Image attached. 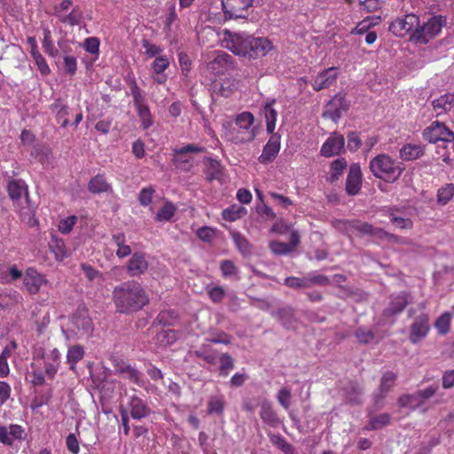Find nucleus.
Returning <instances> with one entry per match:
<instances>
[{
  "mask_svg": "<svg viewBox=\"0 0 454 454\" xmlns=\"http://www.w3.org/2000/svg\"><path fill=\"white\" fill-rule=\"evenodd\" d=\"M218 360L220 362L219 375L221 377H227L234 368V359L228 353H223L219 356Z\"/></svg>",
  "mask_w": 454,
  "mask_h": 454,
  "instance_id": "obj_45",
  "label": "nucleus"
},
{
  "mask_svg": "<svg viewBox=\"0 0 454 454\" xmlns=\"http://www.w3.org/2000/svg\"><path fill=\"white\" fill-rule=\"evenodd\" d=\"M349 106V101L346 99L345 94L337 93L326 104L322 116L324 118H330L334 122H337L340 119L342 113L347 112Z\"/></svg>",
  "mask_w": 454,
  "mask_h": 454,
  "instance_id": "obj_9",
  "label": "nucleus"
},
{
  "mask_svg": "<svg viewBox=\"0 0 454 454\" xmlns=\"http://www.w3.org/2000/svg\"><path fill=\"white\" fill-rule=\"evenodd\" d=\"M51 109L52 113L55 114V118L57 122L60 125L61 128H66L69 124L68 115H69V108L68 106L63 103L61 99H57L51 106Z\"/></svg>",
  "mask_w": 454,
  "mask_h": 454,
  "instance_id": "obj_25",
  "label": "nucleus"
},
{
  "mask_svg": "<svg viewBox=\"0 0 454 454\" xmlns=\"http://www.w3.org/2000/svg\"><path fill=\"white\" fill-rule=\"evenodd\" d=\"M348 145L347 148L350 152H356L362 145L360 134L356 131H348L347 134Z\"/></svg>",
  "mask_w": 454,
  "mask_h": 454,
  "instance_id": "obj_56",
  "label": "nucleus"
},
{
  "mask_svg": "<svg viewBox=\"0 0 454 454\" xmlns=\"http://www.w3.org/2000/svg\"><path fill=\"white\" fill-rule=\"evenodd\" d=\"M177 319V313L175 310H162L156 317V321L162 326L174 325Z\"/></svg>",
  "mask_w": 454,
  "mask_h": 454,
  "instance_id": "obj_48",
  "label": "nucleus"
},
{
  "mask_svg": "<svg viewBox=\"0 0 454 454\" xmlns=\"http://www.w3.org/2000/svg\"><path fill=\"white\" fill-rule=\"evenodd\" d=\"M233 64V58L225 51H219L210 63L211 68H226Z\"/></svg>",
  "mask_w": 454,
  "mask_h": 454,
  "instance_id": "obj_46",
  "label": "nucleus"
},
{
  "mask_svg": "<svg viewBox=\"0 0 454 454\" xmlns=\"http://www.w3.org/2000/svg\"><path fill=\"white\" fill-rule=\"evenodd\" d=\"M370 169L375 177L388 183L396 181L403 172L400 163L385 153L379 154L371 160Z\"/></svg>",
  "mask_w": 454,
  "mask_h": 454,
  "instance_id": "obj_4",
  "label": "nucleus"
},
{
  "mask_svg": "<svg viewBox=\"0 0 454 454\" xmlns=\"http://www.w3.org/2000/svg\"><path fill=\"white\" fill-rule=\"evenodd\" d=\"M292 393L288 387H282L277 394V400L278 403L285 409L288 410L291 406Z\"/></svg>",
  "mask_w": 454,
  "mask_h": 454,
  "instance_id": "obj_55",
  "label": "nucleus"
},
{
  "mask_svg": "<svg viewBox=\"0 0 454 454\" xmlns=\"http://www.w3.org/2000/svg\"><path fill=\"white\" fill-rule=\"evenodd\" d=\"M452 136V130L443 122L434 121L423 131V138L429 143L435 144L438 141H448V137Z\"/></svg>",
  "mask_w": 454,
  "mask_h": 454,
  "instance_id": "obj_12",
  "label": "nucleus"
},
{
  "mask_svg": "<svg viewBox=\"0 0 454 454\" xmlns=\"http://www.w3.org/2000/svg\"><path fill=\"white\" fill-rule=\"evenodd\" d=\"M451 314L450 312L442 313L434 321V327L440 335H446L450 332Z\"/></svg>",
  "mask_w": 454,
  "mask_h": 454,
  "instance_id": "obj_42",
  "label": "nucleus"
},
{
  "mask_svg": "<svg viewBox=\"0 0 454 454\" xmlns=\"http://www.w3.org/2000/svg\"><path fill=\"white\" fill-rule=\"evenodd\" d=\"M445 23L446 20L443 16H432L422 26L419 22V27L411 34V39L416 43L426 44L441 32Z\"/></svg>",
  "mask_w": 454,
  "mask_h": 454,
  "instance_id": "obj_5",
  "label": "nucleus"
},
{
  "mask_svg": "<svg viewBox=\"0 0 454 454\" xmlns=\"http://www.w3.org/2000/svg\"><path fill=\"white\" fill-rule=\"evenodd\" d=\"M100 41L98 37H89L85 39L83 46L87 52L91 54H98Z\"/></svg>",
  "mask_w": 454,
  "mask_h": 454,
  "instance_id": "obj_63",
  "label": "nucleus"
},
{
  "mask_svg": "<svg viewBox=\"0 0 454 454\" xmlns=\"http://www.w3.org/2000/svg\"><path fill=\"white\" fill-rule=\"evenodd\" d=\"M430 317L427 313L422 312L415 317L410 326L409 340L417 344L425 339L430 331Z\"/></svg>",
  "mask_w": 454,
  "mask_h": 454,
  "instance_id": "obj_10",
  "label": "nucleus"
},
{
  "mask_svg": "<svg viewBox=\"0 0 454 454\" xmlns=\"http://www.w3.org/2000/svg\"><path fill=\"white\" fill-rule=\"evenodd\" d=\"M230 235L236 245L237 249L244 256L249 255L252 253V245L239 231H231Z\"/></svg>",
  "mask_w": 454,
  "mask_h": 454,
  "instance_id": "obj_27",
  "label": "nucleus"
},
{
  "mask_svg": "<svg viewBox=\"0 0 454 454\" xmlns=\"http://www.w3.org/2000/svg\"><path fill=\"white\" fill-rule=\"evenodd\" d=\"M424 148L420 145L407 144L400 149V157L403 160H413L424 154Z\"/></svg>",
  "mask_w": 454,
  "mask_h": 454,
  "instance_id": "obj_29",
  "label": "nucleus"
},
{
  "mask_svg": "<svg viewBox=\"0 0 454 454\" xmlns=\"http://www.w3.org/2000/svg\"><path fill=\"white\" fill-rule=\"evenodd\" d=\"M76 222L77 217L75 215H71L65 219H62L59 224V231L62 232L63 234L69 233L72 231L73 227L75 225Z\"/></svg>",
  "mask_w": 454,
  "mask_h": 454,
  "instance_id": "obj_62",
  "label": "nucleus"
},
{
  "mask_svg": "<svg viewBox=\"0 0 454 454\" xmlns=\"http://www.w3.org/2000/svg\"><path fill=\"white\" fill-rule=\"evenodd\" d=\"M390 422V414L389 413H381L378 416H373L370 418L368 424L364 427L365 430H379L383 427L388 425Z\"/></svg>",
  "mask_w": 454,
  "mask_h": 454,
  "instance_id": "obj_38",
  "label": "nucleus"
},
{
  "mask_svg": "<svg viewBox=\"0 0 454 454\" xmlns=\"http://www.w3.org/2000/svg\"><path fill=\"white\" fill-rule=\"evenodd\" d=\"M345 400L351 405L362 403L363 387L356 381H349L344 387Z\"/></svg>",
  "mask_w": 454,
  "mask_h": 454,
  "instance_id": "obj_23",
  "label": "nucleus"
},
{
  "mask_svg": "<svg viewBox=\"0 0 454 454\" xmlns=\"http://www.w3.org/2000/svg\"><path fill=\"white\" fill-rule=\"evenodd\" d=\"M260 418L271 427H278L281 423L272 403L267 399L262 400L260 403Z\"/></svg>",
  "mask_w": 454,
  "mask_h": 454,
  "instance_id": "obj_21",
  "label": "nucleus"
},
{
  "mask_svg": "<svg viewBox=\"0 0 454 454\" xmlns=\"http://www.w3.org/2000/svg\"><path fill=\"white\" fill-rule=\"evenodd\" d=\"M284 283L288 287L294 288V289L308 288L306 277L303 278H296V277H287L285 279Z\"/></svg>",
  "mask_w": 454,
  "mask_h": 454,
  "instance_id": "obj_61",
  "label": "nucleus"
},
{
  "mask_svg": "<svg viewBox=\"0 0 454 454\" xmlns=\"http://www.w3.org/2000/svg\"><path fill=\"white\" fill-rule=\"evenodd\" d=\"M8 192L12 200H19L24 193L25 199L28 201V192L26 184L22 180H13L8 184Z\"/></svg>",
  "mask_w": 454,
  "mask_h": 454,
  "instance_id": "obj_28",
  "label": "nucleus"
},
{
  "mask_svg": "<svg viewBox=\"0 0 454 454\" xmlns=\"http://www.w3.org/2000/svg\"><path fill=\"white\" fill-rule=\"evenodd\" d=\"M127 410L131 418L137 420L145 419L152 413V410L147 402L137 395H132L129 398Z\"/></svg>",
  "mask_w": 454,
  "mask_h": 454,
  "instance_id": "obj_17",
  "label": "nucleus"
},
{
  "mask_svg": "<svg viewBox=\"0 0 454 454\" xmlns=\"http://www.w3.org/2000/svg\"><path fill=\"white\" fill-rule=\"evenodd\" d=\"M49 247L58 261H62L67 256V250L63 239L52 236L49 242Z\"/></svg>",
  "mask_w": 454,
  "mask_h": 454,
  "instance_id": "obj_39",
  "label": "nucleus"
},
{
  "mask_svg": "<svg viewBox=\"0 0 454 454\" xmlns=\"http://www.w3.org/2000/svg\"><path fill=\"white\" fill-rule=\"evenodd\" d=\"M354 335L361 344H368L375 339V333L363 326L356 328Z\"/></svg>",
  "mask_w": 454,
  "mask_h": 454,
  "instance_id": "obj_51",
  "label": "nucleus"
},
{
  "mask_svg": "<svg viewBox=\"0 0 454 454\" xmlns=\"http://www.w3.org/2000/svg\"><path fill=\"white\" fill-rule=\"evenodd\" d=\"M193 355L209 364H215L219 357L218 352L207 345L200 346L198 349L194 350Z\"/></svg>",
  "mask_w": 454,
  "mask_h": 454,
  "instance_id": "obj_30",
  "label": "nucleus"
},
{
  "mask_svg": "<svg viewBox=\"0 0 454 454\" xmlns=\"http://www.w3.org/2000/svg\"><path fill=\"white\" fill-rule=\"evenodd\" d=\"M84 348L81 345L71 346L67 354V362L71 370H74L76 364L84 356Z\"/></svg>",
  "mask_w": 454,
  "mask_h": 454,
  "instance_id": "obj_35",
  "label": "nucleus"
},
{
  "mask_svg": "<svg viewBox=\"0 0 454 454\" xmlns=\"http://www.w3.org/2000/svg\"><path fill=\"white\" fill-rule=\"evenodd\" d=\"M272 316L276 317L282 325L286 329H292L294 327V324L297 322L295 317L294 309L291 306H286L279 308L273 311Z\"/></svg>",
  "mask_w": 454,
  "mask_h": 454,
  "instance_id": "obj_22",
  "label": "nucleus"
},
{
  "mask_svg": "<svg viewBox=\"0 0 454 454\" xmlns=\"http://www.w3.org/2000/svg\"><path fill=\"white\" fill-rule=\"evenodd\" d=\"M207 294L214 303L221 302L226 295L225 290L219 286L207 289Z\"/></svg>",
  "mask_w": 454,
  "mask_h": 454,
  "instance_id": "obj_59",
  "label": "nucleus"
},
{
  "mask_svg": "<svg viewBox=\"0 0 454 454\" xmlns=\"http://www.w3.org/2000/svg\"><path fill=\"white\" fill-rule=\"evenodd\" d=\"M225 402L223 395L210 396L207 403V413L222 415L224 410Z\"/></svg>",
  "mask_w": 454,
  "mask_h": 454,
  "instance_id": "obj_43",
  "label": "nucleus"
},
{
  "mask_svg": "<svg viewBox=\"0 0 454 454\" xmlns=\"http://www.w3.org/2000/svg\"><path fill=\"white\" fill-rule=\"evenodd\" d=\"M417 27H419V16L407 14L392 21L388 29L395 35L403 37L411 32L413 33Z\"/></svg>",
  "mask_w": 454,
  "mask_h": 454,
  "instance_id": "obj_11",
  "label": "nucleus"
},
{
  "mask_svg": "<svg viewBox=\"0 0 454 454\" xmlns=\"http://www.w3.org/2000/svg\"><path fill=\"white\" fill-rule=\"evenodd\" d=\"M452 101L453 98L446 94L433 100L432 106L436 115L450 111Z\"/></svg>",
  "mask_w": 454,
  "mask_h": 454,
  "instance_id": "obj_36",
  "label": "nucleus"
},
{
  "mask_svg": "<svg viewBox=\"0 0 454 454\" xmlns=\"http://www.w3.org/2000/svg\"><path fill=\"white\" fill-rule=\"evenodd\" d=\"M397 403L401 408H409L411 411H415L422 405L416 391L412 394L401 395L397 400Z\"/></svg>",
  "mask_w": 454,
  "mask_h": 454,
  "instance_id": "obj_32",
  "label": "nucleus"
},
{
  "mask_svg": "<svg viewBox=\"0 0 454 454\" xmlns=\"http://www.w3.org/2000/svg\"><path fill=\"white\" fill-rule=\"evenodd\" d=\"M215 230L209 226H202L197 231V237L206 243H211L215 238Z\"/></svg>",
  "mask_w": 454,
  "mask_h": 454,
  "instance_id": "obj_58",
  "label": "nucleus"
},
{
  "mask_svg": "<svg viewBox=\"0 0 454 454\" xmlns=\"http://www.w3.org/2000/svg\"><path fill=\"white\" fill-rule=\"evenodd\" d=\"M176 207L171 202H166L158 211L155 219L159 222H168L174 216Z\"/></svg>",
  "mask_w": 454,
  "mask_h": 454,
  "instance_id": "obj_47",
  "label": "nucleus"
},
{
  "mask_svg": "<svg viewBox=\"0 0 454 454\" xmlns=\"http://www.w3.org/2000/svg\"><path fill=\"white\" fill-rule=\"evenodd\" d=\"M73 323L81 335H90L93 332V323L89 311L84 307H79L73 316Z\"/></svg>",
  "mask_w": 454,
  "mask_h": 454,
  "instance_id": "obj_14",
  "label": "nucleus"
},
{
  "mask_svg": "<svg viewBox=\"0 0 454 454\" xmlns=\"http://www.w3.org/2000/svg\"><path fill=\"white\" fill-rule=\"evenodd\" d=\"M275 102V99H273L271 102L266 103L263 106L264 116L266 119V129L267 132L270 134H274L273 131L275 129L278 116L277 111L272 107V105Z\"/></svg>",
  "mask_w": 454,
  "mask_h": 454,
  "instance_id": "obj_33",
  "label": "nucleus"
},
{
  "mask_svg": "<svg viewBox=\"0 0 454 454\" xmlns=\"http://www.w3.org/2000/svg\"><path fill=\"white\" fill-rule=\"evenodd\" d=\"M362 187V171L359 163H352L348 168V174L346 179V192L354 196L356 195Z\"/></svg>",
  "mask_w": 454,
  "mask_h": 454,
  "instance_id": "obj_16",
  "label": "nucleus"
},
{
  "mask_svg": "<svg viewBox=\"0 0 454 454\" xmlns=\"http://www.w3.org/2000/svg\"><path fill=\"white\" fill-rule=\"evenodd\" d=\"M88 191L93 194L112 192V185L107 182L104 174H98L88 183Z\"/></svg>",
  "mask_w": 454,
  "mask_h": 454,
  "instance_id": "obj_24",
  "label": "nucleus"
},
{
  "mask_svg": "<svg viewBox=\"0 0 454 454\" xmlns=\"http://www.w3.org/2000/svg\"><path fill=\"white\" fill-rule=\"evenodd\" d=\"M83 15L82 12L79 8V6H75L72 9L69 14L67 15H59V20L63 24H67L69 26H77L82 20Z\"/></svg>",
  "mask_w": 454,
  "mask_h": 454,
  "instance_id": "obj_37",
  "label": "nucleus"
},
{
  "mask_svg": "<svg viewBox=\"0 0 454 454\" xmlns=\"http://www.w3.org/2000/svg\"><path fill=\"white\" fill-rule=\"evenodd\" d=\"M410 294L405 291L392 296L387 307L383 310V317H390L403 312L410 302Z\"/></svg>",
  "mask_w": 454,
  "mask_h": 454,
  "instance_id": "obj_15",
  "label": "nucleus"
},
{
  "mask_svg": "<svg viewBox=\"0 0 454 454\" xmlns=\"http://www.w3.org/2000/svg\"><path fill=\"white\" fill-rule=\"evenodd\" d=\"M254 115L249 112H243L235 118L234 126L226 131L227 138L235 144H245L252 142L255 136Z\"/></svg>",
  "mask_w": 454,
  "mask_h": 454,
  "instance_id": "obj_3",
  "label": "nucleus"
},
{
  "mask_svg": "<svg viewBox=\"0 0 454 454\" xmlns=\"http://www.w3.org/2000/svg\"><path fill=\"white\" fill-rule=\"evenodd\" d=\"M337 79V68L330 67L325 69L317 76H316L311 85L316 91L328 88Z\"/></svg>",
  "mask_w": 454,
  "mask_h": 454,
  "instance_id": "obj_20",
  "label": "nucleus"
},
{
  "mask_svg": "<svg viewBox=\"0 0 454 454\" xmlns=\"http://www.w3.org/2000/svg\"><path fill=\"white\" fill-rule=\"evenodd\" d=\"M148 266L145 254L142 252H135L127 262V273L129 277H138L148 270Z\"/></svg>",
  "mask_w": 454,
  "mask_h": 454,
  "instance_id": "obj_18",
  "label": "nucleus"
},
{
  "mask_svg": "<svg viewBox=\"0 0 454 454\" xmlns=\"http://www.w3.org/2000/svg\"><path fill=\"white\" fill-rule=\"evenodd\" d=\"M269 438L270 442L283 452L290 451L291 448L294 447L278 434H269Z\"/></svg>",
  "mask_w": 454,
  "mask_h": 454,
  "instance_id": "obj_53",
  "label": "nucleus"
},
{
  "mask_svg": "<svg viewBox=\"0 0 454 454\" xmlns=\"http://www.w3.org/2000/svg\"><path fill=\"white\" fill-rule=\"evenodd\" d=\"M224 47L233 54L247 59L265 57L272 49V42L267 37H255L246 33L223 31Z\"/></svg>",
  "mask_w": 454,
  "mask_h": 454,
  "instance_id": "obj_1",
  "label": "nucleus"
},
{
  "mask_svg": "<svg viewBox=\"0 0 454 454\" xmlns=\"http://www.w3.org/2000/svg\"><path fill=\"white\" fill-rule=\"evenodd\" d=\"M347 168L348 161L345 158L340 157L333 160L330 164V169L328 176H326V181L331 184L337 182L343 175Z\"/></svg>",
  "mask_w": 454,
  "mask_h": 454,
  "instance_id": "obj_26",
  "label": "nucleus"
},
{
  "mask_svg": "<svg viewBox=\"0 0 454 454\" xmlns=\"http://www.w3.org/2000/svg\"><path fill=\"white\" fill-rule=\"evenodd\" d=\"M123 376L131 382L137 384V386L144 385V381L142 380L141 378L142 373L134 367H132L131 365L126 367V371Z\"/></svg>",
  "mask_w": 454,
  "mask_h": 454,
  "instance_id": "obj_57",
  "label": "nucleus"
},
{
  "mask_svg": "<svg viewBox=\"0 0 454 454\" xmlns=\"http://www.w3.org/2000/svg\"><path fill=\"white\" fill-rule=\"evenodd\" d=\"M254 0H222L226 19H247Z\"/></svg>",
  "mask_w": 454,
  "mask_h": 454,
  "instance_id": "obj_6",
  "label": "nucleus"
},
{
  "mask_svg": "<svg viewBox=\"0 0 454 454\" xmlns=\"http://www.w3.org/2000/svg\"><path fill=\"white\" fill-rule=\"evenodd\" d=\"M47 280L43 275L30 268V294L40 291L41 287H46Z\"/></svg>",
  "mask_w": 454,
  "mask_h": 454,
  "instance_id": "obj_44",
  "label": "nucleus"
},
{
  "mask_svg": "<svg viewBox=\"0 0 454 454\" xmlns=\"http://www.w3.org/2000/svg\"><path fill=\"white\" fill-rule=\"evenodd\" d=\"M344 136L337 132H333L322 145L320 154L326 158L340 155L344 152Z\"/></svg>",
  "mask_w": 454,
  "mask_h": 454,
  "instance_id": "obj_13",
  "label": "nucleus"
},
{
  "mask_svg": "<svg viewBox=\"0 0 454 454\" xmlns=\"http://www.w3.org/2000/svg\"><path fill=\"white\" fill-rule=\"evenodd\" d=\"M130 90L134 105L142 122V127L144 129H147L153 125V119L149 106L145 104V98L142 95L141 90L135 81L132 82Z\"/></svg>",
  "mask_w": 454,
  "mask_h": 454,
  "instance_id": "obj_7",
  "label": "nucleus"
},
{
  "mask_svg": "<svg viewBox=\"0 0 454 454\" xmlns=\"http://www.w3.org/2000/svg\"><path fill=\"white\" fill-rule=\"evenodd\" d=\"M168 66L169 61L168 58L165 56H160L154 59L152 67L156 74H160L163 73Z\"/></svg>",
  "mask_w": 454,
  "mask_h": 454,
  "instance_id": "obj_64",
  "label": "nucleus"
},
{
  "mask_svg": "<svg viewBox=\"0 0 454 454\" xmlns=\"http://www.w3.org/2000/svg\"><path fill=\"white\" fill-rule=\"evenodd\" d=\"M220 270L225 278L239 280V270L231 260H223L220 263Z\"/></svg>",
  "mask_w": 454,
  "mask_h": 454,
  "instance_id": "obj_34",
  "label": "nucleus"
},
{
  "mask_svg": "<svg viewBox=\"0 0 454 454\" xmlns=\"http://www.w3.org/2000/svg\"><path fill=\"white\" fill-rule=\"evenodd\" d=\"M30 47L31 51L30 53L33 56L35 64L37 65L38 69L40 70L42 74H48L50 73V67H48L44 58L39 53L38 51H36L35 40L34 38L30 37Z\"/></svg>",
  "mask_w": 454,
  "mask_h": 454,
  "instance_id": "obj_41",
  "label": "nucleus"
},
{
  "mask_svg": "<svg viewBox=\"0 0 454 454\" xmlns=\"http://www.w3.org/2000/svg\"><path fill=\"white\" fill-rule=\"evenodd\" d=\"M205 148L194 144H188L181 148L174 149V165L182 170L188 171L193 165L192 158L188 153H199L205 152Z\"/></svg>",
  "mask_w": 454,
  "mask_h": 454,
  "instance_id": "obj_8",
  "label": "nucleus"
},
{
  "mask_svg": "<svg viewBox=\"0 0 454 454\" xmlns=\"http://www.w3.org/2000/svg\"><path fill=\"white\" fill-rule=\"evenodd\" d=\"M112 240L117 247L116 255L119 258H124L131 254V248L129 245H126V237L122 232H117L113 234Z\"/></svg>",
  "mask_w": 454,
  "mask_h": 454,
  "instance_id": "obj_31",
  "label": "nucleus"
},
{
  "mask_svg": "<svg viewBox=\"0 0 454 454\" xmlns=\"http://www.w3.org/2000/svg\"><path fill=\"white\" fill-rule=\"evenodd\" d=\"M112 300L116 311L131 314L141 310L149 303V296L140 283L135 280L122 282L112 293Z\"/></svg>",
  "mask_w": 454,
  "mask_h": 454,
  "instance_id": "obj_2",
  "label": "nucleus"
},
{
  "mask_svg": "<svg viewBox=\"0 0 454 454\" xmlns=\"http://www.w3.org/2000/svg\"><path fill=\"white\" fill-rule=\"evenodd\" d=\"M396 379H397L396 373H395L391 371H387V372H384L380 379L379 388L382 392L388 393L394 387Z\"/></svg>",
  "mask_w": 454,
  "mask_h": 454,
  "instance_id": "obj_49",
  "label": "nucleus"
},
{
  "mask_svg": "<svg viewBox=\"0 0 454 454\" xmlns=\"http://www.w3.org/2000/svg\"><path fill=\"white\" fill-rule=\"evenodd\" d=\"M454 195V184H447L441 187L437 192V200L439 203L445 205L448 203Z\"/></svg>",
  "mask_w": 454,
  "mask_h": 454,
  "instance_id": "obj_52",
  "label": "nucleus"
},
{
  "mask_svg": "<svg viewBox=\"0 0 454 454\" xmlns=\"http://www.w3.org/2000/svg\"><path fill=\"white\" fill-rule=\"evenodd\" d=\"M280 149V136L271 134L269 141L264 145L262 154L259 157L261 163L271 162L278 155Z\"/></svg>",
  "mask_w": 454,
  "mask_h": 454,
  "instance_id": "obj_19",
  "label": "nucleus"
},
{
  "mask_svg": "<svg viewBox=\"0 0 454 454\" xmlns=\"http://www.w3.org/2000/svg\"><path fill=\"white\" fill-rule=\"evenodd\" d=\"M51 150L48 146L36 145L33 147L31 154L42 164L49 163Z\"/></svg>",
  "mask_w": 454,
  "mask_h": 454,
  "instance_id": "obj_54",
  "label": "nucleus"
},
{
  "mask_svg": "<svg viewBox=\"0 0 454 454\" xmlns=\"http://www.w3.org/2000/svg\"><path fill=\"white\" fill-rule=\"evenodd\" d=\"M246 214L247 209L244 207L239 205H231L223 211L222 215L223 219L233 222L243 217L246 215Z\"/></svg>",
  "mask_w": 454,
  "mask_h": 454,
  "instance_id": "obj_40",
  "label": "nucleus"
},
{
  "mask_svg": "<svg viewBox=\"0 0 454 454\" xmlns=\"http://www.w3.org/2000/svg\"><path fill=\"white\" fill-rule=\"evenodd\" d=\"M42 395H40V397L38 396H35V400L33 401V403L30 405V407L35 410V408L37 407H40L42 406L43 404L44 403H47L48 401L51 399V390L49 387H45L43 390H42Z\"/></svg>",
  "mask_w": 454,
  "mask_h": 454,
  "instance_id": "obj_60",
  "label": "nucleus"
},
{
  "mask_svg": "<svg viewBox=\"0 0 454 454\" xmlns=\"http://www.w3.org/2000/svg\"><path fill=\"white\" fill-rule=\"evenodd\" d=\"M207 161V179L212 181L213 179L219 178L221 175V164L218 160L211 159V158H206Z\"/></svg>",
  "mask_w": 454,
  "mask_h": 454,
  "instance_id": "obj_50",
  "label": "nucleus"
}]
</instances>
